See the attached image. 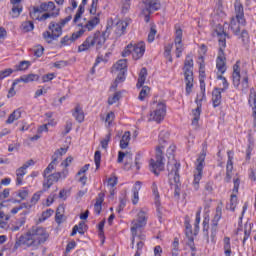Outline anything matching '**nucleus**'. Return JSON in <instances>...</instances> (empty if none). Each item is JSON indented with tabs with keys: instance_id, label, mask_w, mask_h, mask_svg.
Listing matches in <instances>:
<instances>
[{
	"instance_id": "obj_11",
	"label": "nucleus",
	"mask_w": 256,
	"mask_h": 256,
	"mask_svg": "<svg viewBox=\"0 0 256 256\" xmlns=\"http://www.w3.org/2000/svg\"><path fill=\"white\" fill-rule=\"evenodd\" d=\"M114 73L117 77L115 79L114 85L111 86V89H117L118 83H123L127 75V59L118 60L113 66Z\"/></svg>"
},
{
	"instance_id": "obj_27",
	"label": "nucleus",
	"mask_w": 256,
	"mask_h": 256,
	"mask_svg": "<svg viewBox=\"0 0 256 256\" xmlns=\"http://www.w3.org/2000/svg\"><path fill=\"white\" fill-rule=\"evenodd\" d=\"M144 5H145V11H147V13H153L161 7V5L159 4V2H157V0H146L144 2Z\"/></svg>"
},
{
	"instance_id": "obj_31",
	"label": "nucleus",
	"mask_w": 256,
	"mask_h": 256,
	"mask_svg": "<svg viewBox=\"0 0 256 256\" xmlns=\"http://www.w3.org/2000/svg\"><path fill=\"white\" fill-rule=\"evenodd\" d=\"M103 201H105V194L99 193L94 205V211L97 215H99L103 209Z\"/></svg>"
},
{
	"instance_id": "obj_52",
	"label": "nucleus",
	"mask_w": 256,
	"mask_h": 256,
	"mask_svg": "<svg viewBox=\"0 0 256 256\" xmlns=\"http://www.w3.org/2000/svg\"><path fill=\"white\" fill-rule=\"evenodd\" d=\"M213 16L216 17V19H219V17H225V12L223 11V6L218 5L217 8H215Z\"/></svg>"
},
{
	"instance_id": "obj_23",
	"label": "nucleus",
	"mask_w": 256,
	"mask_h": 256,
	"mask_svg": "<svg viewBox=\"0 0 256 256\" xmlns=\"http://www.w3.org/2000/svg\"><path fill=\"white\" fill-rule=\"evenodd\" d=\"M33 81H39V75L37 74L24 75L13 82V87H16L18 83H31Z\"/></svg>"
},
{
	"instance_id": "obj_7",
	"label": "nucleus",
	"mask_w": 256,
	"mask_h": 256,
	"mask_svg": "<svg viewBox=\"0 0 256 256\" xmlns=\"http://www.w3.org/2000/svg\"><path fill=\"white\" fill-rule=\"evenodd\" d=\"M167 115V105L164 102L158 101L151 104L150 113L147 116L148 122L155 121V123H161Z\"/></svg>"
},
{
	"instance_id": "obj_49",
	"label": "nucleus",
	"mask_w": 256,
	"mask_h": 256,
	"mask_svg": "<svg viewBox=\"0 0 256 256\" xmlns=\"http://www.w3.org/2000/svg\"><path fill=\"white\" fill-rule=\"evenodd\" d=\"M17 197H19L21 199V201H25V199H27V197H29V189L23 188V189L19 190L17 193Z\"/></svg>"
},
{
	"instance_id": "obj_39",
	"label": "nucleus",
	"mask_w": 256,
	"mask_h": 256,
	"mask_svg": "<svg viewBox=\"0 0 256 256\" xmlns=\"http://www.w3.org/2000/svg\"><path fill=\"white\" fill-rule=\"evenodd\" d=\"M12 5L13 6L10 12V15L11 17H13V19H16L23 12V7L21 6V4H12Z\"/></svg>"
},
{
	"instance_id": "obj_36",
	"label": "nucleus",
	"mask_w": 256,
	"mask_h": 256,
	"mask_svg": "<svg viewBox=\"0 0 256 256\" xmlns=\"http://www.w3.org/2000/svg\"><path fill=\"white\" fill-rule=\"evenodd\" d=\"M131 141V132L127 131L123 134L120 140V147L122 149H127L129 147V142Z\"/></svg>"
},
{
	"instance_id": "obj_33",
	"label": "nucleus",
	"mask_w": 256,
	"mask_h": 256,
	"mask_svg": "<svg viewBox=\"0 0 256 256\" xmlns=\"http://www.w3.org/2000/svg\"><path fill=\"white\" fill-rule=\"evenodd\" d=\"M147 80V69L142 68L140 70L139 76H138V82L136 84L137 89H141L143 85H145V81Z\"/></svg>"
},
{
	"instance_id": "obj_15",
	"label": "nucleus",
	"mask_w": 256,
	"mask_h": 256,
	"mask_svg": "<svg viewBox=\"0 0 256 256\" xmlns=\"http://www.w3.org/2000/svg\"><path fill=\"white\" fill-rule=\"evenodd\" d=\"M67 175H69V170L65 169L62 172H55L46 176V178H44L45 181L43 183V190L48 191V189H51L53 183H57V181L67 179Z\"/></svg>"
},
{
	"instance_id": "obj_50",
	"label": "nucleus",
	"mask_w": 256,
	"mask_h": 256,
	"mask_svg": "<svg viewBox=\"0 0 256 256\" xmlns=\"http://www.w3.org/2000/svg\"><path fill=\"white\" fill-rule=\"evenodd\" d=\"M119 99H121V93L116 92L113 96H110L108 98V104L109 105H115V103H117V101H119Z\"/></svg>"
},
{
	"instance_id": "obj_58",
	"label": "nucleus",
	"mask_w": 256,
	"mask_h": 256,
	"mask_svg": "<svg viewBox=\"0 0 256 256\" xmlns=\"http://www.w3.org/2000/svg\"><path fill=\"white\" fill-rule=\"evenodd\" d=\"M94 162L96 165V169H99L101 167V151L97 150L94 154Z\"/></svg>"
},
{
	"instance_id": "obj_20",
	"label": "nucleus",
	"mask_w": 256,
	"mask_h": 256,
	"mask_svg": "<svg viewBox=\"0 0 256 256\" xmlns=\"http://www.w3.org/2000/svg\"><path fill=\"white\" fill-rule=\"evenodd\" d=\"M127 27H129V21L119 20L113 27L114 32L116 33V37H121V35H125Z\"/></svg>"
},
{
	"instance_id": "obj_16",
	"label": "nucleus",
	"mask_w": 256,
	"mask_h": 256,
	"mask_svg": "<svg viewBox=\"0 0 256 256\" xmlns=\"http://www.w3.org/2000/svg\"><path fill=\"white\" fill-rule=\"evenodd\" d=\"M174 45L176 47V57L179 58L183 53V30L181 28H176L175 30Z\"/></svg>"
},
{
	"instance_id": "obj_41",
	"label": "nucleus",
	"mask_w": 256,
	"mask_h": 256,
	"mask_svg": "<svg viewBox=\"0 0 256 256\" xmlns=\"http://www.w3.org/2000/svg\"><path fill=\"white\" fill-rule=\"evenodd\" d=\"M102 121H104L106 127H111L113 121H115V113L108 112L105 116H102Z\"/></svg>"
},
{
	"instance_id": "obj_18",
	"label": "nucleus",
	"mask_w": 256,
	"mask_h": 256,
	"mask_svg": "<svg viewBox=\"0 0 256 256\" xmlns=\"http://www.w3.org/2000/svg\"><path fill=\"white\" fill-rule=\"evenodd\" d=\"M224 49H225V47L220 46L219 52H218V57L216 60V67L218 69V73H221V74H223L227 71L225 52H223Z\"/></svg>"
},
{
	"instance_id": "obj_54",
	"label": "nucleus",
	"mask_w": 256,
	"mask_h": 256,
	"mask_svg": "<svg viewBox=\"0 0 256 256\" xmlns=\"http://www.w3.org/2000/svg\"><path fill=\"white\" fill-rule=\"evenodd\" d=\"M12 73L13 69L11 68L0 71V81H3V79H7V77H9Z\"/></svg>"
},
{
	"instance_id": "obj_13",
	"label": "nucleus",
	"mask_w": 256,
	"mask_h": 256,
	"mask_svg": "<svg viewBox=\"0 0 256 256\" xmlns=\"http://www.w3.org/2000/svg\"><path fill=\"white\" fill-rule=\"evenodd\" d=\"M63 35V28L61 25L51 22L48 26V31L43 33V38L47 43H52L56 39H59Z\"/></svg>"
},
{
	"instance_id": "obj_61",
	"label": "nucleus",
	"mask_w": 256,
	"mask_h": 256,
	"mask_svg": "<svg viewBox=\"0 0 256 256\" xmlns=\"http://www.w3.org/2000/svg\"><path fill=\"white\" fill-rule=\"evenodd\" d=\"M55 79V73H49L42 76V83H49V81H53Z\"/></svg>"
},
{
	"instance_id": "obj_55",
	"label": "nucleus",
	"mask_w": 256,
	"mask_h": 256,
	"mask_svg": "<svg viewBox=\"0 0 256 256\" xmlns=\"http://www.w3.org/2000/svg\"><path fill=\"white\" fill-rule=\"evenodd\" d=\"M201 223V208L196 212L194 227L196 231H199V224Z\"/></svg>"
},
{
	"instance_id": "obj_25",
	"label": "nucleus",
	"mask_w": 256,
	"mask_h": 256,
	"mask_svg": "<svg viewBox=\"0 0 256 256\" xmlns=\"http://www.w3.org/2000/svg\"><path fill=\"white\" fill-rule=\"evenodd\" d=\"M215 33L217 34V37H218L219 47H226L227 46V43L225 40L226 34L221 24H218L216 26Z\"/></svg>"
},
{
	"instance_id": "obj_5",
	"label": "nucleus",
	"mask_w": 256,
	"mask_h": 256,
	"mask_svg": "<svg viewBox=\"0 0 256 256\" xmlns=\"http://www.w3.org/2000/svg\"><path fill=\"white\" fill-rule=\"evenodd\" d=\"M101 14H97L96 16H93L90 18L87 22H85V18L80 16L79 23L74 22L76 27H78V30L73 33L74 39H79L82 35L85 34L87 31H93L99 23H101Z\"/></svg>"
},
{
	"instance_id": "obj_6",
	"label": "nucleus",
	"mask_w": 256,
	"mask_h": 256,
	"mask_svg": "<svg viewBox=\"0 0 256 256\" xmlns=\"http://www.w3.org/2000/svg\"><path fill=\"white\" fill-rule=\"evenodd\" d=\"M235 9V17H232L230 21V29L235 33V35H239V31H241V27L239 25H245V12L243 10V4L241 2L236 1L234 3Z\"/></svg>"
},
{
	"instance_id": "obj_22",
	"label": "nucleus",
	"mask_w": 256,
	"mask_h": 256,
	"mask_svg": "<svg viewBox=\"0 0 256 256\" xmlns=\"http://www.w3.org/2000/svg\"><path fill=\"white\" fill-rule=\"evenodd\" d=\"M248 103L252 107V117L254 119V127H256V92L255 89H250Z\"/></svg>"
},
{
	"instance_id": "obj_51",
	"label": "nucleus",
	"mask_w": 256,
	"mask_h": 256,
	"mask_svg": "<svg viewBox=\"0 0 256 256\" xmlns=\"http://www.w3.org/2000/svg\"><path fill=\"white\" fill-rule=\"evenodd\" d=\"M111 141V133H108L103 140L100 141V145L102 147V149H107V147L109 146V142Z\"/></svg>"
},
{
	"instance_id": "obj_43",
	"label": "nucleus",
	"mask_w": 256,
	"mask_h": 256,
	"mask_svg": "<svg viewBox=\"0 0 256 256\" xmlns=\"http://www.w3.org/2000/svg\"><path fill=\"white\" fill-rule=\"evenodd\" d=\"M98 7H99V0H92V3L90 5V7L88 8L90 15H94V17L97 15H100V13L97 12Z\"/></svg>"
},
{
	"instance_id": "obj_62",
	"label": "nucleus",
	"mask_w": 256,
	"mask_h": 256,
	"mask_svg": "<svg viewBox=\"0 0 256 256\" xmlns=\"http://www.w3.org/2000/svg\"><path fill=\"white\" fill-rule=\"evenodd\" d=\"M41 193H42V192H37V193H35V194L32 196L31 201H30V203H31L32 205H37V203H38L39 200L41 199Z\"/></svg>"
},
{
	"instance_id": "obj_35",
	"label": "nucleus",
	"mask_w": 256,
	"mask_h": 256,
	"mask_svg": "<svg viewBox=\"0 0 256 256\" xmlns=\"http://www.w3.org/2000/svg\"><path fill=\"white\" fill-rule=\"evenodd\" d=\"M57 163H59V160H57V157L52 156L51 163L44 170V178H47V175H49V173H52L53 171H55V167H57Z\"/></svg>"
},
{
	"instance_id": "obj_19",
	"label": "nucleus",
	"mask_w": 256,
	"mask_h": 256,
	"mask_svg": "<svg viewBox=\"0 0 256 256\" xmlns=\"http://www.w3.org/2000/svg\"><path fill=\"white\" fill-rule=\"evenodd\" d=\"M179 167L180 165L178 163L168 165V177L174 183H179Z\"/></svg>"
},
{
	"instance_id": "obj_45",
	"label": "nucleus",
	"mask_w": 256,
	"mask_h": 256,
	"mask_svg": "<svg viewBox=\"0 0 256 256\" xmlns=\"http://www.w3.org/2000/svg\"><path fill=\"white\" fill-rule=\"evenodd\" d=\"M25 221V218H20L16 220L15 225L11 227V231H19V229H21L23 225H25Z\"/></svg>"
},
{
	"instance_id": "obj_29",
	"label": "nucleus",
	"mask_w": 256,
	"mask_h": 256,
	"mask_svg": "<svg viewBox=\"0 0 256 256\" xmlns=\"http://www.w3.org/2000/svg\"><path fill=\"white\" fill-rule=\"evenodd\" d=\"M88 1L89 0H82V3L79 5L74 16L73 23H79V19H81V17H83V13H85V5H87Z\"/></svg>"
},
{
	"instance_id": "obj_14",
	"label": "nucleus",
	"mask_w": 256,
	"mask_h": 256,
	"mask_svg": "<svg viewBox=\"0 0 256 256\" xmlns=\"http://www.w3.org/2000/svg\"><path fill=\"white\" fill-rule=\"evenodd\" d=\"M206 156L207 154H205V152H202L196 160V170L194 172V181H193V186L196 191L199 189V182L203 178V167H205Z\"/></svg>"
},
{
	"instance_id": "obj_46",
	"label": "nucleus",
	"mask_w": 256,
	"mask_h": 256,
	"mask_svg": "<svg viewBox=\"0 0 256 256\" xmlns=\"http://www.w3.org/2000/svg\"><path fill=\"white\" fill-rule=\"evenodd\" d=\"M76 39L77 38L73 37V34H72V36H64L61 39L60 43L65 47L67 45H71V43H73V41H75Z\"/></svg>"
},
{
	"instance_id": "obj_28",
	"label": "nucleus",
	"mask_w": 256,
	"mask_h": 256,
	"mask_svg": "<svg viewBox=\"0 0 256 256\" xmlns=\"http://www.w3.org/2000/svg\"><path fill=\"white\" fill-rule=\"evenodd\" d=\"M221 93H223V90L220 88H216L212 92V103L213 107H219L221 105Z\"/></svg>"
},
{
	"instance_id": "obj_10",
	"label": "nucleus",
	"mask_w": 256,
	"mask_h": 256,
	"mask_svg": "<svg viewBox=\"0 0 256 256\" xmlns=\"http://www.w3.org/2000/svg\"><path fill=\"white\" fill-rule=\"evenodd\" d=\"M184 76L186 83V95H191L193 91V58L186 57L184 62Z\"/></svg>"
},
{
	"instance_id": "obj_26",
	"label": "nucleus",
	"mask_w": 256,
	"mask_h": 256,
	"mask_svg": "<svg viewBox=\"0 0 256 256\" xmlns=\"http://www.w3.org/2000/svg\"><path fill=\"white\" fill-rule=\"evenodd\" d=\"M72 115L78 123H83L85 121V112H83V107L80 105H77L74 108Z\"/></svg>"
},
{
	"instance_id": "obj_30",
	"label": "nucleus",
	"mask_w": 256,
	"mask_h": 256,
	"mask_svg": "<svg viewBox=\"0 0 256 256\" xmlns=\"http://www.w3.org/2000/svg\"><path fill=\"white\" fill-rule=\"evenodd\" d=\"M141 191V182H136L132 189V203L137 205L139 203V192Z\"/></svg>"
},
{
	"instance_id": "obj_42",
	"label": "nucleus",
	"mask_w": 256,
	"mask_h": 256,
	"mask_svg": "<svg viewBox=\"0 0 256 256\" xmlns=\"http://www.w3.org/2000/svg\"><path fill=\"white\" fill-rule=\"evenodd\" d=\"M150 93H151V88H149V86H142V89L138 96L139 101H145V99L149 97Z\"/></svg>"
},
{
	"instance_id": "obj_9",
	"label": "nucleus",
	"mask_w": 256,
	"mask_h": 256,
	"mask_svg": "<svg viewBox=\"0 0 256 256\" xmlns=\"http://www.w3.org/2000/svg\"><path fill=\"white\" fill-rule=\"evenodd\" d=\"M129 55H132L135 61L141 59L145 55V42L128 44L127 47L123 50L122 56L129 57Z\"/></svg>"
},
{
	"instance_id": "obj_44",
	"label": "nucleus",
	"mask_w": 256,
	"mask_h": 256,
	"mask_svg": "<svg viewBox=\"0 0 256 256\" xmlns=\"http://www.w3.org/2000/svg\"><path fill=\"white\" fill-rule=\"evenodd\" d=\"M7 221H9V216L5 215V212L0 211V229L7 227Z\"/></svg>"
},
{
	"instance_id": "obj_34",
	"label": "nucleus",
	"mask_w": 256,
	"mask_h": 256,
	"mask_svg": "<svg viewBox=\"0 0 256 256\" xmlns=\"http://www.w3.org/2000/svg\"><path fill=\"white\" fill-rule=\"evenodd\" d=\"M21 113H22L21 109L14 110L13 113H11L8 119L6 120V124L11 125L15 123V121H19V118L21 117Z\"/></svg>"
},
{
	"instance_id": "obj_53",
	"label": "nucleus",
	"mask_w": 256,
	"mask_h": 256,
	"mask_svg": "<svg viewBox=\"0 0 256 256\" xmlns=\"http://www.w3.org/2000/svg\"><path fill=\"white\" fill-rule=\"evenodd\" d=\"M22 29L27 33L29 31H33V29H35V26L33 25V22L26 21L22 24Z\"/></svg>"
},
{
	"instance_id": "obj_37",
	"label": "nucleus",
	"mask_w": 256,
	"mask_h": 256,
	"mask_svg": "<svg viewBox=\"0 0 256 256\" xmlns=\"http://www.w3.org/2000/svg\"><path fill=\"white\" fill-rule=\"evenodd\" d=\"M152 193L154 195V200H155V205L157 207V210L160 211L161 201L159 200V190L157 188V183L152 184Z\"/></svg>"
},
{
	"instance_id": "obj_38",
	"label": "nucleus",
	"mask_w": 256,
	"mask_h": 256,
	"mask_svg": "<svg viewBox=\"0 0 256 256\" xmlns=\"http://www.w3.org/2000/svg\"><path fill=\"white\" fill-rule=\"evenodd\" d=\"M192 125L197 127V123H199V119L201 117V105H197V108L192 111Z\"/></svg>"
},
{
	"instance_id": "obj_32",
	"label": "nucleus",
	"mask_w": 256,
	"mask_h": 256,
	"mask_svg": "<svg viewBox=\"0 0 256 256\" xmlns=\"http://www.w3.org/2000/svg\"><path fill=\"white\" fill-rule=\"evenodd\" d=\"M27 175V168L22 166L16 170V185H23V177Z\"/></svg>"
},
{
	"instance_id": "obj_12",
	"label": "nucleus",
	"mask_w": 256,
	"mask_h": 256,
	"mask_svg": "<svg viewBox=\"0 0 256 256\" xmlns=\"http://www.w3.org/2000/svg\"><path fill=\"white\" fill-rule=\"evenodd\" d=\"M149 169L154 175H159L163 169H165V163H163V152L161 147L156 148V158H152L149 161Z\"/></svg>"
},
{
	"instance_id": "obj_64",
	"label": "nucleus",
	"mask_w": 256,
	"mask_h": 256,
	"mask_svg": "<svg viewBox=\"0 0 256 256\" xmlns=\"http://www.w3.org/2000/svg\"><path fill=\"white\" fill-rule=\"evenodd\" d=\"M43 51H45V49L42 47V46H37L35 49H34V55L36 57H41L43 55Z\"/></svg>"
},
{
	"instance_id": "obj_21",
	"label": "nucleus",
	"mask_w": 256,
	"mask_h": 256,
	"mask_svg": "<svg viewBox=\"0 0 256 256\" xmlns=\"http://www.w3.org/2000/svg\"><path fill=\"white\" fill-rule=\"evenodd\" d=\"M233 177V152H228V161L226 165V178L225 181L229 183Z\"/></svg>"
},
{
	"instance_id": "obj_63",
	"label": "nucleus",
	"mask_w": 256,
	"mask_h": 256,
	"mask_svg": "<svg viewBox=\"0 0 256 256\" xmlns=\"http://www.w3.org/2000/svg\"><path fill=\"white\" fill-rule=\"evenodd\" d=\"M65 153H67V148H60L58 149L55 154L53 155V157L57 158V161H59V157H63V155H65Z\"/></svg>"
},
{
	"instance_id": "obj_3",
	"label": "nucleus",
	"mask_w": 256,
	"mask_h": 256,
	"mask_svg": "<svg viewBox=\"0 0 256 256\" xmlns=\"http://www.w3.org/2000/svg\"><path fill=\"white\" fill-rule=\"evenodd\" d=\"M59 8L55 6L52 1L44 2L37 7H34L30 12V16L35 21H47V19H53L59 17Z\"/></svg>"
},
{
	"instance_id": "obj_4",
	"label": "nucleus",
	"mask_w": 256,
	"mask_h": 256,
	"mask_svg": "<svg viewBox=\"0 0 256 256\" xmlns=\"http://www.w3.org/2000/svg\"><path fill=\"white\" fill-rule=\"evenodd\" d=\"M109 38L107 31H96L86 38V40L78 47L79 53L90 51V49H101Z\"/></svg>"
},
{
	"instance_id": "obj_57",
	"label": "nucleus",
	"mask_w": 256,
	"mask_h": 256,
	"mask_svg": "<svg viewBox=\"0 0 256 256\" xmlns=\"http://www.w3.org/2000/svg\"><path fill=\"white\" fill-rule=\"evenodd\" d=\"M221 216H222V213H221V209L217 208L216 209V214L212 220V223L215 227H217L219 221H221Z\"/></svg>"
},
{
	"instance_id": "obj_2",
	"label": "nucleus",
	"mask_w": 256,
	"mask_h": 256,
	"mask_svg": "<svg viewBox=\"0 0 256 256\" xmlns=\"http://www.w3.org/2000/svg\"><path fill=\"white\" fill-rule=\"evenodd\" d=\"M49 239V232L43 227H32L24 236L20 238V243L26 247L37 249Z\"/></svg>"
},
{
	"instance_id": "obj_59",
	"label": "nucleus",
	"mask_w": 256,
	"mask_h": 256,
	"mask_svg": "<svg viewBox=\"0 0 256 256\" xmlns=\"http://www.w3.org/2000/svg\"><path fill=\"white\" fill-rule=\"evenodd\" d=\"M29 65H31L29 61H22L17 66V71H27V69H29Z\"/></svg>"
},
{
	"instance_id": "obj_48",
	"label": "nucleus",
	"mask_w": 256,
	"mask_h": 256,
	"mask_svg": "<svg viewBox=\"0 0 256 256\" xmlns=\"http://www.w3.org/2000/svg\"><path fill=\"white\" fill-rule=\"evenodd\" d=\"M173 49V44H168L165 47V51H164V56L166 57V59H168V61L173 62V58L171 57V51Z\"/></svg>"
},
{
	"instance_id": "obj_24",
	"label": "nucleus",
	"mask_w": 256,
	"mask_h": 256,
	"mask_svg": "<svg viewBox=\"0 0 256 256\" xmlns=\"http://www.w3.org/2000/svg\"><path fill=\"white\" fill-rule=\"evenodd\" d=\"M206 96H205V79L203 78V74L200 77V92L197 94L195 103L197 105H201L203 101H205Z\"/></svg>"
},
{
	"instance_id": "obj_60",
	"label": "nucleus",
	"mask_w": 256,
	"mask_h": 256,
	"mask_svg": "<svg viewBox=\"0 0 256 256\" xmlns=\"http://www.w3.org/2000/svg\"><path fill=\"white\" fill-rule=\"evenodd\" d=\"M217 79L219 81H222L223 88L220 89L221 91H226V89H229V82H227V79L223 77L222 75H218Z\"/></svg>"
},
{
	"instance_id": "obj_40",
	"label": "nucleus",
	"mask_w": 256,
	"mask_h": 256,
	"mask_svg": "<svg viewBox=\"0 0 256 256\" xmlns=\"http://www.w3.org/2000/svg\"><path fill=\"white\" fill-rule=\"evenodd\" d=\"M223 250H224L225 256H231V238L224 237Z\"/></svg>"
},
{
	"instance_id": "obj_56",
	"label": "nucleus",
	"mask_w": 256,
	"mask_h": 256,
	"mask_svg": "<svg viewBox=\"0 0 256 256\" xmlns=\"http://www.w3.org/2000/svg\"><path fill=\"white\" fill-rule=\"evenodd\" d=\"M155 35H157V29L155 28V26H151L150 32L148 34L149 43H153V41H155Z\"/></svg>"
},
{
	"instance_id": "obj_17",
	"label": "nucleus",
	"mask_w": 256,
	"mask_h": 256,
	"mask_svg": "<svg viewBox=\"0 0 256 256\" xmlns=\"http://www.w3.org/2000/svg\"><path fill=\"white\" fill-rule=\"evenodd\" d=\"M239 185H240L239 178L234 179V188L232 190L230 203L228 205V209L230 211H235V209L237 208V203H238L237 193H239Z\"/></svg>"
},
{
	"instance_id": "obj_8",
	"label": "nucleus",
	"mask_w": 256,
	"mask_h": 256,
	"mask_svg": "<svg viewBox=\"0 0 256 256\" xmlns=\"http://www.w3.org/2000/svg\"><path fill=\"white\" fill-rule=\"evenodd\" d=\"M232 83L236 89H239L240 85L242 87L241 88L242 91H247V89H249V76H247V73L241 74V68L239 67V62H237L233 66Z\"/></svg>"
},
{
	"instance_id": "obj_47",
	"label": "nucleus",
	"mask_w": 256,
	"mask_h": 256,
	"mask_svg": "<svg viewBox=\"0 0 256 256\" xmlns=\"http://www.w3.org/2000/svg\"><path fill=\"white\" fill-rule=\"evenodd\" d=\"M54 211L52 209H48L46 211H44L39 219L40 223H43V221H47V219H49V217H51L53 215Z\"/></svg>"
},
{
	"instance_id": "obj_1",
	"label": "nucleus",
	"mask_w": 256,
	"mask_h": 256,
	"mask_svg": "<svg viewBox=\"0 0 256 256\" xmlns=\"http://www.w3.org/2000/svg\"><path fill=\"white\" fill-rule=\"evenodd\" d=\"M147 225V216L145 211L140 210L137 214V218L132 221L131 233H132V249L137 247V251H143L145 247V234L141 233V228Z\"/></svg>"
}]
</instances>
